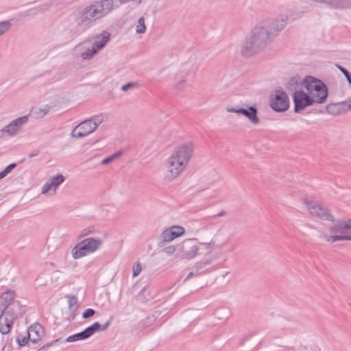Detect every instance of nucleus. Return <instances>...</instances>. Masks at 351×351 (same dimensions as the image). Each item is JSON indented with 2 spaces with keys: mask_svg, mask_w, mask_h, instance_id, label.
Masks as SVG:
<instances>
[{
  "mask_svg": "<svg viewBox=\"0 0 351 351\" xmlns=\"http://www.w3.org/2000/svg\"><path fill=\"white\" fill-rule=\"evenodd\" d=\"M289 17L279 14L258 22L249 32L241 43V53L251 57L264 50L286 27Z\"/></svg>",
  "mask_w": 351,
  "mask_h": 351,
  "instance_id": "1",
  "label": "nucleus"
},
{
  "mask_svg": "<svg viewBox=\"0 0 351 351\" xmlns=\"http://www.w3.org/2000/svg\"><path fill=\"white\" fill-rule=\"evenodd\" d=\"M193 152L194 145L191 142L175 148L165 162V180L171 182L184 171L192 158Z\"/></svg>",
  "mask_w": 351,
  "mask_h": 351,
  "instance_id": "2",
  "label": "nucleus"
},
{
  "mask_svg": "<svg viewBox=\"0 0 351 351\" xmlns=\"http://www.w3.org/2000/svg\"><path fill=\"white\" fill-rule=\"evenodd\" d=\"M113 8V0L94 1L79 13L77 23L80 25L87 26L96 20L106 16Z\"/></svg>",
  "mask_w": 351,
  "mask_h": 351,
  "instance_id": "3",
  "label": "nucleus"
},
{
  "mask_svg": "<svg viewBox=\"0 0 351 351\" xmlns=\"http://www.w3.org/2000/svg\"><path fill=\"white\" fill-rule=\"evenodd\" d=\"M320 232L319 238L328 243L351 241V219H337Z\"/></svg>",
  "mask_w": 351,
  "mask_h": 351,
  "instance_id": "4",
  "label": "nucleus"
},
{
  "mask_svg": "<svg viewBox=\"0 0 351 351\" xmlns=\"http://www.w3.org/2000/svg\"><path fill=\"white\" fill-rule=\"evenodd\" d=\"M204 243H198L194 239H185L177 245V256L186 260H191L197 256L208 257L207 250L202 248Z\"/></svg>",
  "mask_w": 351,
  "mask_h": 351,
  "instance_id": "5",
  "label": "nucleus"
},
{
  "mask_svg": "<svg viewBox=\"0 0 351 351\" xmlns=\"http://www.w3.org/2000/svg\"><path fill=\"white\" fill-rule=\"evenodd\" d=\"M304 86L309 94L313 103L323 104L328 96V90L326 85L319 80L311 76H306L303 79Z\"/></svg>",
  "mask_w": 351,
  "mask_h": 351,
  "instance_id": "6",
  "label": "nucleus"
},
{
  "mask_svg": "<svg viewBox=\"0 0 351 351\" xmlns=\"http://www.w3.org/2000/svg\"><path fill=\"white\" fill-rule=\"evenodd\" d=\"M103 244L100 238L90 237L77 243L71 250L72 257L80 259L94 253L99 250Z\"/></svg>",
  "mask_w": 351,
  "mask_h": 351,
  "instance_id": "7",
  "label": "nucleus"
},
{
  "mask_svg": "<svg viewBox=\"0 0 351 351\" xmlns=\"http://www.w3.org/2000/svg\"><path fill=\"white\" fill-rule=\"evenodd\" d=\"M104 121L103 115H97L77 124L71 132V136L75 138L85 137L93 133Z\"/></svg>",
  "mask_w": 351,
  "mask_h": 351,
  "instance_id": "8",
  "label": "nucleus"
},
{
  "mask_svg": "<svg viewBox=\"0 0 351 351\" xmlns=\"http://www.w3.org/2000/svg\"><path fill=\"white\" fill-rule=\"evenodd\" d=\"M304 205L309 214L319 220L329 222L335 221V217L331 213L328 207L319 204L317 202L304 201Z\"/></svg>",
  "mask_w": 351,
  "mask_h": 351,
  "instance_id": "9",
  "label": "nucleus"
},
{
  "mask_svg": "<svg viewBox=\"0 0 351 351\" xmlns=\"http://www.w3.org/2000/svg\"><path fill=\"white\" fill-rule=\"evenodd\" d=\"M290 101L287 93L282 90H276L272 95L269 106L271 108L277 112H283L289 108Z\"/></svg>",
  "mask_w": 351,
  "mask_h": 351,
  "instance_id": "10",
  "label": "nucleus"
},
{
  "mask_svg": "<svg viewBox=\"0 0 351 351\" xmlns=\"http://www.w3.org/2000/svg\"><path fill=\"white\" fill-rule=\"evenodd\" d=\"M230 236L227 235L222 231H219L210 242L205 243L202 245V248L207 250L208 255L209 256L213 250L223 248L230 242Z\"/></svg>",
  "mask_w": 351,
  "mask_h": 351,
  "instance_id": "11",
  "label": "nucleus"
},
{
  "mask_svg": "<svg viewBox=\"0 0 351 351\" xmlns=\"http://www.w3.org/2000/svg\"><path fill=\"white\" fill-rule=\"evenodd\" d=\"M14 298L15 293L13 291L3 293L0 296V311L17 312L20 307V302Z\"/></svg>",
  "mask_w": 351,
  "mask_h": 351,
  "instance_id": "12",
  "label": "nucleus"
},
{
  "mask_svg": "<svg viewBox=\"0 0 351 351\" xmlns=\"http://www.w3.org/2000/svg\"><path fill=\"white\" fill-rule=\"evenodd\" d=\"M292 97L294 103V112L295 113L300 112L306 107L314 104L309 94L306 93L302 90H295V93H293Z\"/></svg>",
  "mask_w": 351,
  "mask_h": 351,
  "instance_id": "13",
  "label": "nucleus"
},
{
  "mask_svg": "<svg viewBox=\"0 0 351 351\" xmlns=\"http://www.w3.org/2000/svg\"><path fill=\"white\" fill-rule=\"evenodd\" d=\"M17 318V312L11 311H0V333L2 335L8 334L12 326L14 320Z\"/></svg>",
  "mask_w": 351,
  "mask_h": 351,
  "instance_id": "14",
  "label": "nucleus"
},
{
  "mask_svg": "<svg viewBox=\"0 0 351 351\" xmlns=\"http://www.w3.org/2000/svg\"><path fill=\"white\" fill-rule=\"evenodd\" d=\"M29 114L23 116L12 121L1 130V132L6 133L9 136H16L21 130V127L28 122Z\"/></svg>",
  "mask_w": 351,
  "mask_h": 351,
  "instance_id": "15",
  "label": "nucleus"
},
{
  "mask_svg": "<svg viewBox=\"0 0 351 351\" xmlns=\"http://www.w3.org/2000/svg\"><path fill=\"white\" fill-rule=\"evenodd\" d=\"M226 110L228 112H236L243 114L254 125H257L260 123V119L257 116V109L254 106H250L248 109L242 108H228Z\"/></svg>",
  "mask_w": 351,
  "mask_h": 351,
  "instance_id": "16",
  "label": "nucleus"
},
{
  "mask_svg": "<svg viewBox=\"0 0 351 351\" xmlns=\"http://www.w3.org/2000/svg\"><path fill=\"white\" fill-rule=\"evenodd\" d=\"M230 315L229 308L220 307L215 310L211 318V324L213 325H221L226 322Z\"/></svg>",
  "mask_w": 351,
  "mask_h": 351,
  "instance_id": "17",
  "label": "nucleus"
},
{
  "mask_svg": "<svg viewBox=\"0 0 351 351\" xmlns=\"http://www.w3.org/2000/svg\"><path fill=\"white\" fill-rule=\"evenodd\" d=\"M56 106L57 104L52 103L51 105L45 104L40 107H32L29 114L35 119H40L47 115L51 109H54Z\"/></svg>",
  "mask_w": 351,
  "mask_h": 351,
  "instance_id": "18",
  "label": "nucleus"
},
{
  "mask_svg": "<svg viewBox=\"0 0 351 351\" xmlns=\"http://www.w3.org/2000/svg\"><path fill=\"white\" fill-rule=\"evenodd\" d=\"M110 34L107 31H103L101 34L93 38V47L98 52L103 49L110 40Z\"/></svg>",
  "mask_w": 351,
  "mask_h": 351,
  "instance_id": "19",
  "label": "nucleus"
},
{
  "mask_svg": "<svg viewBox=\"0 0 351 351\" xmlns=\"http://www.w3.org/2000/svg\"><path fill=\"white\" fill-rule=\"evenodd\" d=\"M64 181V177L62 175H57L51 178L42 187V193H47L53 191L54 193L56 188Z\"/></svg>",
  "mask_w": 351,
  "mask_h": 351,
  "instance_id": "20",
  "label": "nucleus"
},
{
  "mask_svg": "<svg viewBox=\"0 0 351 351\" xmlns=\"http://www.w3.org/2000/svg\"><path fill=\"white\" fill-rule=\"evenodd\" d=\"M351 110V101H343L328 105L326 111L332 114H338Z\"/></svg>",
  "mask_w": 351,
  "mask_h": 351,
  "instance_id": "21",
  "label": "nucleus"
},
{
  "mask_svg": "<svg viewBox=\"0 0 351 351\" xmlns=\"http://www.w3.org/2000/svg\"><path fill=\"white\" fill-rule=\"evenodd\" d=\"M43 335V329L39 324H34L27 330L28 339L33 343H38Z\"/></svg>",
  "mask_w": 351,
  "mask_h": 351,
  "instance_id": "22",
  "label": "nucleus"
},
{
  "mask_svg": "<svg viewBox=\"0 0 351 351\" xmlns=\"http://www.w3.org/2000/svg\"><path fill=\"white\" fill-rule=\"evenodd\" d=\"M215 260L214 256H208L206 257L205 259H203L197 263H195V265L193 267V269H195V271H191L186 278L184 279V281L188 280L193 276H197L199 274H200L199 270L204 269L206 266L210 265L213 261Z\"/></svg>",
  "mask_w": 351,
  "mask_h": 351,
  "instance_id": "23",
  "label": "nucleus"
},
{
  "mask_svg": "<svg viewBox=\"0 0 351 351\" xmlns=\"http://www.w3.org/2000/svg\"><path fill=\"white\" fill-rule=\"evenodd\" d=\"M111 324V319L106 322V323L101 326L99 322H95L91 326L87 327L84 331L86 335L87 339L91 337L94 333L99 331L106 330Z\"/></svg>",
  "mask_w": 351,
  "mask_h": 351,
  "instance_id": "24",
  "label": "nucleus"
},
{
  "mask_svg": "<svg viewBox=\"0 0 351 351\" xmlns=\"http://www.w3.org/2000/svg\"><path fill=\"white\" fill-rule=\"evenodd\" d=\"M328 8L337 11L351 9V0H330Z\"/></svg>",
  "mask_w": 351,
  "mask_h": 351,
  "instance_id": "25",
  "label": "nucleus"
},
{
  "mask_svg": "<svg viewBox=\"0 0 351 351\" xmlns=\"http://www.w3.org/2000/svg\"><path fill=\"white\" fill-rule=\"evenodd\" d=\"M304 85L303 80L298 76L291 77L287 82L286 88L295 93V90H301L300 87Z\"/></svg>",
  "mask_w": 351,
  "mask_h": 351,
  "instance_id": "26",
  "label": "nucleus"
},
{
  "mask_svg": "<svg viewBox=\"0 0 351 351\" xmlns=\"http://www.w3.org/2000/svg\"><path fill=\"white\" fill-rule=\"evenodd\" d=\"M160 240L163 242H171L173 239H176L173 232L170 228L164 230L160 234Z\"/></svg>",
  "mask_w": 351,
  "mask_h": 351,
  "instance_id": "27",
  "label": "nucleus"
},
{
  "mask_svg": "<svg viewBox=\"0 0 351 351\" xmlns=\"http://www.w3.org/2000/svg\"><path fill=\"white\" fill-rule=\"evenodd\" d=\"M186 86H187L186 80L185 79H180L175 83V84L173 86V90L176 93H181L184 90Z\"/></svg>",
  "mask_w": 351,
  "mask_h": 351,
  "instance_id": "28",
  "label": "nucleus"
},
{
  "mask_svg": "<svg viewBox=\"0 0 351 351\" xmlns=\"http://www.w3.org/2000/svg\"><path fill=\"white\" fill-rule=\"evenodd\" d=\"M146 31V25H145V20L143 16H141L138 19V24L136 27V33L138 34H141L145 33Z\"/></svg>",
  "mask_w": 351,
  "mask_h": 351,
  "instance_id": "29",
  "label": "nucleus"
},
{
  "mask_svg": "<svg viewBox=\"0 0 351 351\" xmlns=\"http://www.w3.org/2000/svg\"><path fill=\"white\" fill-rule=\"evenodd\" d=\"M86 335L83 330L81 332L73 335L67 337V342H74L80 340H84L86 339Z\"/></svg>",
  "mask_w": 351,
  "mask_h": 351,
  "instance_id": "30",
  "label": "nucleus"
},
{
  "mask_svg": "<svg viewBox=\"0 0 351 351\" xmlns=\"http://www.w3.org/2000/svg\"><path fill=\"white\" fill-rule=\"evenodd\" d=\"M98 52L92 46L90 48H87L86 51L82 53L81 56L84 60H90Z\"/></svg>",
  "mask_w": 351,
  "mask_h": 351,
  "instance_id": "31",
  "label": "nucleus"
},
{
  "mask_svg": "<svg viewBox=\"0 0 351 351\" xmlns=\"http://www.w3.org/2000/svg\"><path fill=\"white\" fill-rule=\"evenodd\" d=\"M12 25L10 21H3L0 22V36L9 31Z\"/></svg>",
  "mask_w": 351,
  "mask_h": 351,
  "instance_id": "32",
  "label": "nucleus"
},
{
  "mask_svg": "<svg viewBox=\"0 0 351 351\" xmlns=\"http://www.w3.org/2000/svg\"><path fill=\"white\" fill-rule=\"evenodd\" d=\"M121 155V152H118L107 157L101 161V165H106L112 162Z\"/></svg>",
  "mask_w": 351,
  "mask_h": 351,
  "instance_id": "33",
  "label": "nucleus"
},
{
  "mask_svg": "<svg viewBox=\"0 0 351 351\" xmlns=\"http://www.w3.org/2000/svg\"><path fill=\"white\" fill-rule=\"evenodd\" d=\"M170 229L176 238L184 235L185 232L184 228L180 226H172Z\"/></svg>",
  "mask_w": 351,
  "mask_h": 351,
  "instance_id": "34",
  "label": "nucleus"
},
{
  "mask_svg": "<svg viewBox=\"0 0 351 351\" xmlns=\"http://www.w3.org/2000/svg\"><path fill=\"white\" fill-rule=\"evenodd\" d=\"M68 302L69 309L74 313L77 310L78 306L77 298L74 296L69 297Z\"/></svg>",
  "mask_w": 351,
  "mask_h": 351,
  "instance_id": "35",
  "label": "nucleus"
},
{
  "mask_svg": "<svg viewBox=\"0 0 351 351\" xmlns=\"http://www.w3.org/2000/svg\"><path fill=\"white\" fill-rule=\"evenodd\" d=\"M16 163H11L8 165L3 171L0 172V180L5 178L12 169L16 167Z\"/></svg>",
  "mask_w": 351,
  "mask_h": 351,
  "instance_id": "36",
  "label": "nucleus"
},
{
  "mask_svg": "<svg viewBox=\"0 0 351 351\" xmlns=\"http://www.w3.org/2000/svg\"><path fill=\"white\" fill-rule=\"evenodd\" d=\"M142 270V266L139 261H136L134 263L132 267V276L133 277L138 276Z\"/></svg>",
  "mask_w": 351,
  "mask_h": 351,
  "instance_id": "37",
  "label": "nucleus"
},
{
  "mask_svg": "<svg viewBox=\"0 0 351 351\" xmlns=\"http://www.w3.org/2000/svg\"><path fill=\"white\" fill-rule=\"evenodd\" d=\"M138 84L136 82H131L121 86V89L123 92H127L132 88L138 87Z\"/></svg>",
  "mask_w": 351,
  "mask_h": 351,
  "instance_id": "38",
  "label": "nucleus"
},
{
  "mask_svg": "<svg viewBox=\"0 0 351 351\" xmlns=\"http://www.w3.org/2000/svg\"><path fill=\"white\" fill-rule=\"evenodd\" d=\"M52 103L57 104L56 107L53 110H56L57 108H60L62 104L64 103V97H58L55 98L53 100H52L50 102L51 105Z\"/></svg>",
  "mask_w": 351,
  "mask_h": 351,
  "instance_id": "39",
  "label": "nucleus"
},
{
  "mask_svg": "<svg viewBox=\"0 0 351 351\" xmlns=\"http://www.w3.org/2000/svg\"><path fill=\"white\" fill-rule=\"evenodd\" d=\"M95 314V311L93 308H87L82 314L83 319H88Z\"/></svg>",
  "mask_w": 351,
  "mask_h": 351,
  "instance_id": "40",
  "label": "nucleus"
},
{
  "mask_svg": "<svg viewBox=\"0 0 351 351\" xmlns=\"http://www.w3.org/2000/svg\"><path fill=\"white\" fill-rule=\"evenodd\" d=\"M95 228L93 226H89L86 228H84L81 231L80 237H85L88 235V234H91L94 232Z\"/></svg>",
  "mask_w": 351,
  "mask_h": 351,
  "instance_id": "41",
  "label": "nucleus"
},
{
  "mask_svg": "<svg viewBox=\"0 0 351 351\" xmlns=\"http://www.w3.org/2000/svg\"><path fill=\"white\" fill-rule=\"evenodd\" d=\"M177 251V246L169 245L164 249V252L167 255H171Z\"/></svg>",
  "mask_w": 351,
  "mask_h": 351,
  "instance_id": "42",
  "label": "nucleus"
},
{
  "mask_svg": "<svg viewBox=\"0 0 351 351\" xmlns=\"http://www.w3.org/2000/svg\"><path fill=\"white\" fill-rule=\"evenodd\" d=\"M337 68L342 72V73L345 75L347 80L351 77V73H350L344 67L337 65Z\"/></svg>",
  "mask_w": 351,
  "mask_h": 351,
  "instance_id": "43",
  "label": "nucleus"
},
{
  "mask_svg": "<svg viewBox=\"0 0 351 351\" xmlns=\"http://www.w3.org/2000/svg\"><path fill=\"white\" fill-rule=\"evenodd\" d=\"M313 3L318 4V5H326L328 7L329 1L330 0H309Z\"/></svg>",
  "mask_w": 351,
  "mask_h": 351,
  "instance_id": "44",
  "label": "nucleus"
},
{
  "mask_svg": "<svg viewBox=\"0 0 351 351\" xmlns=\"http://www.w3.org/2000/svg\"><path fill=\"white\" fill-rule=\"evenodd\" d=\"M38 154H39L38 151L34 150V151L32 152L31 153H29L28 154V156H29V158H33V157L36 156L37 155H38Z\"/></svg>",
  "mask_w": 351,
  "mask_h": 351,
  "instance_id": "45",
  "label": "nucleus"
},
{
  "mask_svg": "<svg viewBox=\"0 0 351 351\" xmlns=\"http://www.w3.org/2000/svg\"><path fill=\"white\" fill-rule=\"evenodd\" d=\"M62 77L60 76V75L58 74V76H54V81H57L59 79H60Z\"/></svg>",
  "mask_w": 351,
  "mask_h": 351,
  "instance_id": "46",
  "label": "nucleus"
},
{
  "mask_svg": "<svg viewBox=\"0 0 351 351\" xmlns=\"http://www.w3.org/2000/svg\"><path fill=\"white\" fill-rule=\"evenodd\" d=\"M36 282H37V285L38 286H43V283H40V279L39 278L36 279Z\"/></svg>",
  "mask_w": 351,
  "mask_h": 351,
  "instance_id": "47",
  "label": "nucleus"
},
{
  "mask_svg": "<svg viewBox=\"0 0 351 351\" xmlns=\"http://www.w3.org/2000/svg\"><path fill=\"white\" fill-rule=\"evenodd\" d=\"M22 343H21V342L19 341V343L21 345V346H23L24 345V343H25V338L22 340Z\"/></svg>",
  "mask_w": 351,
  "mask_h": 351,
  "instance_id": "48",
  "label": "nucleus"
},
{
  "mask_svg": "<svg viewBox=\"0 0 351 351\" xmlns=\"http://www.w3.org/2000/svg\"><path fill=\"white\" fill-rule=\"evenodd\" d=\"M187 66H189V64L188 63H185L184 64L182 65V67L184 69L186 68Z\"/></svg>",
  "mask_w": 351,
  "mask_h": 351,
  "instance_id": "49",
  "label": "nucleus"
}]
</instances>
